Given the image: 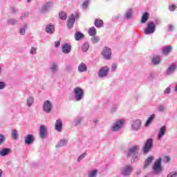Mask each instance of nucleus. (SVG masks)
Returning <instances> with one entry per match:
<instances>
[{
    "label": "nucleus",
    "instance_id": "obj_50",
    "mask_svg": "<svg viewBox=\"0 0 177 177\" xmlns=\"http://www.w3.org/2000/svg\"><path fill=\"white\" fill-rule=\"evenodd\" d=\"M80 122H81V118H77L75 120V125H78V124H80Z\"/></svg>",
    "mask_w": 177,
    "mask_h": 177
},
{
    "label": "nucleus",
    "instance_id": "obj_12",
    "mask_svg": "<svg viewBox=\"0 0 177 177\" xmlns=\"http://www.w3.org/2000/svg\"><path fill=\"white\" fill-rule=\"evenodd\" d=\"M109 73V66H104L100 68L98 75L99 77H107V74Z\"/></svg>",
    "mask_w": 177,
    "mask_h": 177
},
{
    "label": "nucleus",
    "instance_id": "obj_32",
    "mask_svg": "<svg viewBox=\"0 0 177 177\" xmlns=\"http://www.w3.org/2000/svg\"><path fill=\"white\" fill-rule=\"evenodd\" d=\"M171 49H172V47H171L169 46L164 47L162 49V53L164 55H168L169 53V52H171Z\"/></svg>",
    "mask_w": 177,
    "mask_h": 177
},
{
    "label": "nucleus",
    "instance_id": "obj_26",
    "mask_svg": "<svg viewBox=\"0 0 177 177\" xmlns=\"http://www.w3.org/2000/svg\"><path fill=\"white\" fill-rule=\"evenodd\" d=\"M88 35H90V37H95L96 35V28L95 27H91L88 29Z\"/></svg>",
    "mask_w": 177,
    "mask_h": 177
},
{
    "label": "nucleus",
    "instance_id": "obj_35",
    "mask_svg": "<svg viewBox=\"0 0 177 177\" xmlns=\"http://www.w3.org/2000/svg\"><path fill=\"white\" fill-rule=\"evenodd\" d=\"M7 23L11 26H15V24H17V21L15 19H10L8 20Z\"/></svg>",
    "mask_w": 177,
    "mask_h": 177
},
{
    "label": "nucleus",
    "instance_id": "obj_51",
    "mask_svg": "<svg viewBox=\"0 0 177 177\" xmlns=\"http://www.w3.org/2000/svg\"><path fill=\"white\" fill-rule=\"evenodd\" d=\"M176 6H175V5H171V6H170L169 7V10L171 11V12H174V10H175V9H176Z\"/></svg>",
    "mask_w": 177,
    "mask_h": 177
},
{
    "label": "nucleus",
    "instance_id": "obj_6",
    "mask_svg": "<svg viewBox=\"0 0 177 177\" xmlns=\"http://www.w3.org/2000/svg\"><path fill=\"white\" fill-rule=\"evenodd\" d=\"M52 109H53V105H52V102L49 100L45 101L43 104V111H44V113H47V114H49V113H52Z\"/></svg>",
    "mask_w": 177,
    "mask_h": 177
},
{
    "label": "nucleus",
    "instance_id": "obj_33",
    "mask_svg": "<svg viewBox=\"0 0 177 177\" xmlns=\"http://www.w3.org/2000/svg\"><path fill=\"white\" fill-rule=\"evenodd\" d=\"M32 103H34V97L30 96L27 99L28 107H31V106H32Z\"/></svg>",
    "mask_w": 177,
    "mask_h": 177
},
{
    "label": "nucleus",
    "instance_id": "obj_45",
    "mask_svg": "<svg viewBox=\"0 0 177 177\" xmlns=\"http://www.w3.org/2000/svg\"><path fill=\"white\" fill-rule=\"evenodd\" d=\"M158 110L159 111H160L161 113L165 111V106L164 105H160L158 106Z\"/></svg>",
    "mask_w": 177,
    "mask_h": 177
},
{
    "label": "nucleus",
    "instance_id": "obj_48",
    "mask_svg": "<svg viewBox=\"0 0 177 177\" xmlns=\"http://www.w3.org/2000/svg\"><path fill=\"white\" fill-rule=\"evenodd\" d=\"M6 86V84L3 82H0V90L5 89V87Z\"/></svg>",
    "mask_w": 177,
    "mask_h": 177
},
{
    "label": "nucleus",
    "instance_id": "obj_39",
    "mask_svg": "<svg viewBox=\"0 0 177 177\" xmlns=\"http://www.w3.org/2000/svg\"><path fill=\"white\" fill-rule=\"evenodd\" d=\"M82 49L83 52H86L88 49H89V44L88 43H85L83 44Z\"/></svg>",
    "mask_w": 177,
    "mask_h": 177
},
{
    "label": "nucleus",
    "instance_id": "obj_7",
    "mask_svg": "<svg viewBox=\"0 0 177 177\" xmlns=\"http://www.w3.org/2000/svg\"><path fill=\"white\" fill-rule=\"evenodd\" d=\"M53 8V3L52 1H48L42 5L40 12L41 13H46L49 12V10Z\"/></svg>",
    "mask_w": 177,
    "mask_h": 177
},
{
    "label": "nucleus",
    "instance_id": "obj_11",
    "mask_svg": "<svg viewBox=\"0 0 177 177\" xmlns=\"http://www.w3.org/2000/svg\"><path fill=\"white\" fill-rule=\"evenodd\" d=\"M140 125H142V121L140 120H134L131 124V129L133 131H139L140 129Z\"/></svg>",
    "mask_w": 177,
    "mask_h": 177
},
{
    "label": "nucleus",
    "instance_id": "obj_41",
    "mask_svg": "<svg viewBox=\"0 0 177 177\" xmlns=\"http://www.w3.org/2000/svg\"><path fill=\"white\" fill-rule=\"evenodd\" d=\"M18 132L17 131V130L14 129L12 130V136L13 138V139L16 140L17 139V136H18Z\"/></svg>",
    "mask_w": 177,
    "mask_h": 177
},
{
    "label": "nucleus",
    "instance_id": "obj_60",
    "mask_svg": "<svg viewBox=\"0 0 177 177\" xmlns=\"http://www.w3.org/2000/svg\"><path fill=\"white\" fill-rule=\"evenodd\" d=\"M138 174H140V171H138Z\"/></svg>",
    "mask_w": 177,
    "mask_h": 177
},
{
    "label": "nucleus",
    "instance_id": "obj_10",
    "mask_svg": "<svg viewBox=\"0 0 177 177\" xmlns=\"http://www.w3.org/2000/svg\"><path fill=\"white\" fill-rule=\"evenodd\" d=\"M102 55L104 58H105L106 60H109L111 58V49L108 47H104L102 51Z\"/></svg>",
    "mask_w": 177,
    "mask_h": 177
},
{
    "label": "nucleus",
    "instance_id": "obj_2",
    "mask_svg": "<svg viewBox=\"0 0 177 177\" xmlns=\"http://www.w3.org/2000/svg\"><path fill=\"white\" fill-rule=\"evenodd\" d=\"M139 151V146H134L129 150L128 157H132L133 161L139 159V154L138 151Z\"/></svg>",
    "mask_w": 177,
    "mask_h": 177
},
{
    "label": "nucleus",
    "instance_id": "obj_34",
    "mask_svg": "<svg viewBox=\"0 0 177 177\" xmlns=\"http://www.w3.org/2000/svg\"><path fill=\"white\" fill-rule=\"evenodd\" d=\"M67 145V140H62L58 145H56V147H62Z\"/></svg>",
    "mask_w": 177,
    "mask_h": 177
},
{
    "label": "nucleus",
    "instance_id": "obj_55",
    "mask_svg": "<svg viewBox=\"0 0 177 177\" xmlns=\"http://www.w3.org/2000/svg\"><path fill=\"white\" fill-rule=\"evenodd\" d=\"M10 10H11L12 13H16L17 12V10H16V8L15 7H11Z\"/></svg>",
    "mask_w": 177,
    "mask_h": 177
},
{
    "label": "nucleus",
    "instance_id": "obj_36",
    "mask_svg": "<svg viewBox=\"0 0 177 177\" xmlns=\"http://www.w3.org/2000/svg\"><path fill=\"white\" fill-rule=\"evenodd\" d=\"M93 37L91 38L92 44H97L99 41H100V38L99 36H93Z\"/></svg>",
    "mask_w": 177,
    "mask_h": 177
},
{
    "label": "nucleus",
    "instance_id": "obj_3",
    "mask_svg": "<svg viewBox=\"0 0 177 177\" xmlns=\"http://www.w3.org/2000/svg\"><path fill=\"white\" fill-rule=\"evenodd\" d=\"M145 35H149V34H154L156 32V24L153 21H150L147 23V27L144 30Z\"/></svg>",
    "mask_w": 177,
    "mask_h": 177
},
{
    "label": "nucleus",
    "instance_id": "obj_31",
    "mask_svg": "<svg viewBox=\"0 0 177 177\" xmlns=\"http://www.w3.org/2000/svg\"><path fill=\"white\" fill-rule=\"evenodd\" d=\"M75 38L76 41H80L82 38H84V35L81 32H76L75 34Z\"/></svg>",
    "mask_w": 177,
    "mask_h": 177
},
{
    "label": "nucleus",
    "instance_id": "obj_15",
    "mask_svg": "<svg viewBox=\"0 0 177 177\" xmlns=\"http://www.w3.org/2000/svg\"><path fill=\"white\" fill-rule=\"evenodd\" d=\"M62 128H63V123L62 122V120L58 119L56 120L55 122V129L58 132H62Z\"/></svg>",
    "mask_w": 177,
    "mask_h": 177
},
{
    "label": "nucleus",
    "instance_id": "obj_30",
    "mask_svg": "<svg viewBox=\"0 0 177 177\" xmlns=\"http://www.w3.org/2000/svg\"><path fill=\"white\" fill-rule=\"evenodd\" d=\"M160 62H161V58H160V57L158 56L153 57L152 59L153 64H155V65L160 64Z\"/></svg>",
    "mask_w": 177,
    "mask_h": 177
},
{
    "label": "nucleus",
    "instance_id": "obj_53",
    "mask_svg": "<svg viewBox=\"0 0 177 177\" xmlns=\"http://www.w3.org/2000/svg\"><path fill=\"white\" fill-rule=\"evenodd\" d=\"M28 16V12H25L21 15V19H24V17H27Z\"/></svg>",
    "mask_w": 177,
    "mask_h": 177
},
{
    "label": "nucleus",
    "instance_id": "obj_24",
    "mask_svg": "<svg viewBox=\"0 0 177 177\" xmlns=\"http://www.w3.org/2000/svg\"><path fill=\"white\" fill-rule=\"evenodd\" d=\"M150 17V15H149L148 12H145L141 18V23L143 24L145 23H146V21H147V20H149V17Z\"/></svg>",
    "mask_w": 177,
    "mask_h": 177
},
{
    "label": "nucleus",
    "instance_id": "obj_54",
    "mask_svg": "<svg viewBox=\"0 0 177 177\" xmlns=\"http://www.w3.org/2000/svg\"><path fill=\"white\" fill-rule=\"evenodd\" d=\"M165 93H171V88L167 87V88L165 90Z\"/></svg>",
    "mask_w": 177,
    "mask_h": 177
},
{
    "label": "nucleus",
    "instance_id": "obj_21",
    "mask_svg": "<svg viewBox=\"0 0 177 177\" xmlns=\"http://www.w3.org/2000/svg\"><path fill=\"white\" fill-rule=\"evenodd\" d=\"M62 52L66 54L70 53V52H71V46L68 44H64L62 46Z\"/></svg>",
    "mask_w": 177,
    "mask_h": 177
},
{
    "label": "nucleus",
    "instance_id": "obj_4",
    "mask_svg": "<svg viewBox=\"0 0 177 177\" xmlns=\"http://www.w3.org/2000/svg\"><path fill=\"white\" fill-rule=\"evenodd\" d=\"M162 161V159L159 158L156 160L155 163L153 166V173L156 175H160L161 172H162V167L161 166V162Z\"/></svg>",
    "mask_w": 177,
    "mask_h": 177
},
{
    "label": "nucleus",
    "instance_id": "obj_58",
    "mask_svg": "<svg viewBox=\"0 0 177 177\" xmlns=\"http://www.w3.org/2000/svg\"><path fill=\"white\" fill-rule=\"evenodd\" d=\"M0 177H2V170L0 169Z\"/></svg>",
    "mask_w": 177,
    "mask_h": 177
},
{
    "label": "nucleus",
    "instance_id": "obj_17",
    "mask_svg": "<svg viewBox=\"0 0 177 177\" xmlns=\"http://www.w3.org/2000/svg\"><path fill=\"white\" fill-rule=\"evenodd\" d=\"M50 70L53 73H57V71H59V65H57V64L55 62H53L50 65Z\"/></svg>",
    "mask_w": 177,
    "mask_h": 177
},
{
    "label": "nucleus",
    "instance_id": "obj_44",
    "mask_svg": "<svg viewBox=\"0 0 177 177\" xmlns=\"http://www.w3.org/2000/svg\"><path fill=\"white\" fill-rule=\"evenodd\" d=\"M167 177H177V172L171 171L167 175Z\"/></svg>",
    "mask_w": 177,
    "mask_h": 177
},
{
    "label": "nucleus",
    "instance_id": "obj_56",
    "mask_svg": "<svg viewBox=\"0 0 177 177\" xmlns=\"http://www.w3.org/2000/svg\"><path fill=\"white\" fill-rule=\"evenodd\" d=\"M55 48H59V46H60V41H55Z\"/></svg>",
    "mask_w": 177,
    "mask_h": 177
},
{
    "label": "nucleus",
    "instance_id": "obj_13",
    "mask_svg": "<svg viewBox=\"0 0 177 177\" xmlns=\"http://www.w3.org/2000/svg\"><path fill=\"white\" fill-rule=\"evenodd\" d=\"M75 23V15L72 14L68 19L67 27L68 28H73L74 24Z\"/></svg>",
    "mask_w": 177,
    "mask_h": 177
},
{
    "label": "nucleus",
    "instance_id": "obj_19",
    "mask_svg": "<svg viewBox=\"0 0 177 177\" xmlns=\"http://www.w3.org/2000/svg\"><path fill=\"white\" fill-rule=\"evenodd\" d=\"M46 32H48V34H53L55 32V26L52 24H48L46 27Z\"/></svg>",
    "mask_w": 177,
    "mask_h": 177
},
{
    "label": "nucleus",
    "instance_id": "obj_8",
    "mask_svg": "<svg viewBox=\"0 0 177 177\" xmlns=\"http://www.w3.org/2000/svg\"><path fill=\"white\" fill-rule=\"evenodd\" d=\"M151 149H153V139L149 138L147 140L145 146L143 147V153H149Z\"/></svg>",
    "mask_w": 177,
    "mask_h": 177
},
{
    "label": "nucleus",
    "instance_id": "obj_9",
    "mask_svg": "<svg viewBox=\"0 0 177 177\" xmlns=\"http://www.w3.org/2000/svg\"><path fill=\"white\" fill-rule=\"evenodd\" d=\"M131 172H132V166L131 165L122 167L120 171V174L121 175H123V176H129V175H131Z\"/></svg>",
    "mask_w": 177,
    "mask_h": 177
},
{
    "label": "nucleus",
    "instance_id": "obj_42",
    "mask_svg": "<svg viewBox=\"0 0 177 177\" xmlns=\"http://www.w3.org/2000/svg\"><path fill=\"white\" fill-rule=\"evenodd\" d=\"M86 156V153H83L82 155H80L77 158V162H80L83 158H85Z\"/></svg>",
    "mask_w": 177,
    "mask_h": 177
},
{
    "label": "nucleus",
    "instance_id": "obj_59",
    "mask_svg": "<svg viewBox=\"0 0 177 177\" xmlns=\"http://www.w3.org/2000/svg\"><path fill=\"white\" fill-rule=\"evenodd\" d=\"M27 2H31V0H27Z\"/></svg>",
    "mask_w": 177,
    "mask_h": 177
},
{
    "label": "nucleus",
    "instance_id": "obj_37",
    "mask_svg": "<svg viewBox=\"0 0 177 177\" xmlns=\"http://www.w3.org/2000/svg\"><path fill=\"white\" fill-rule=\"evenodd\" d=\"M59 18L61 20H66V19H67V14H66L64 12H61L59 13Z\"/></svg>",
    "mask_w": 177,
    "mask_h": 177
},
{
    "label": "nucleus",
    "instance_id": "obj_18",
    "mask_svg": "<svg viewBox=\"0 0 177 177\" xmlns=\"http://www.w3.org/2000/svg\"><path fill=\"white\" fill-rule=\"evenodd\" d=\"M40 138L41 139H44V138H46V127L45 126H41L40 127Z\"/></svg>",
    "mask_w": 177,
    "mask_h": 177
},
{
    "label": "nucleus",
    "instance_id": "obj_38",
    "mask_svg": "<svg viewBox=\"0 0 177 177\" xmlns=\"http://www.w3.org/2000/svg\"><path fill=\"white\" fill-rule=\"evenodd\" d=\"M27 27V24H25L23 28H21L19 30V34L21 35H24L26 34V28Z\"/></svg>",
    "mask_w": 177,
    "mask_h": 177
},
{
    "label": "nucleus",
    "instance_id": "obj_16",
    "mask_svg": "<svg viewBox=\"0 0 177 177\" xmlns=\"http://www.w3.org/2000/svg\"><path fill=\"white\" fill-rule=\"evenodd\" d=\"M79 73H85V71H87L88 70V66H86V64L82 62L77 68Z\"/></svg>",
    "mask_w": 177,
    "mask_h": 177
},
{
    "label": "nucleus",
    "instance_id": "obj_5",
    "mask_svg": "<svg viewBox=\"0 0 177 177\" xmlns=\"http://www.w3.org/2000/svg\"><path fill=\"white\" fill-rule=\"evenodd\" d=\"M125 121L123 119L115 121L111 128L112 132H117L124 127Z\"/></svg>",
    "mask_w": 177,
    "mask_h": 177
},
{
    "label": "nucleus",
    "instance_id": "obj_29",
    "mask_svg": "<svg viewBox=\"0 0 177 177\" xmlns=\"http://www.w3.org/2000/svg\"><path fill=\"white\" fill-rule=\"evenodd\" d=\"M132 15H133V10L130 8L126 12V18L129 20V19H131Z\"/></svg>",
    "mask_w": 177,
    "mask_h": 177
},
{
    "label": "nucleus",
    "instance_id": "obj_27",
    "mask_svg": "<svg viewBox=\"0 0 177 177\" xmlns=\"http://www.w3.org/2000/svg\"><path fill=\"white\" fill-rule=\"evenodd\" d=\"M154 117H156L155 114H152L149 116V119L147 120L145 123V127H149L151 122H153V120H154Z\"/></svg>",
    "mask_w": 177,
    "mask_h": 177
},
{
    "label": "nucleus",
    "instance_id": "obj_61",
    "mask_svg": "<svg viewBox=\"0 0 177 177\" xmlns=\"http://www.w3.org/2000/svg\"><path fill=\"white\" fill-rule=\"evenodd\" d=\"M0 72H1V68H0Z\"/></svg>",
    "mask_w": 177,
    "mask_h": 177
},
{
    "label": "nucleus",
    "instance_id": "obj_25",
    "mask_svg": "<svg viewBox=\"0 0 177 177\" xmlns=\"http://www.w3.org/2000/svg\"><path fill=\"white\" fill-rule=\"evenodd\" d=\"M95 26L97 28H100L103 26V20L100 19H97L95 20Z\"/></svg>",
    "mask_w": 177,
    "mask_h": 177
},
{
    "label": "nucleus",
    "instance_id": "obj_14",
    "mask_svg": "<svg viewBox=\"0 0 177 177\" xmlns=\"http://www.w3.org/2000/svg\"><path fill=\"white\" fill-rule=\"evenodd\" d=\"M34 140H35V138H34V136L31 135V134H28L26 137H25V143L26 145H32V143H34Z\"/></svg>",
    "mask_w": 177,
    "mask_h": 177
},
{
    "label": "nucleus",
    "instance_id": "obj_47",
    "mask_svg": "<svg viewBox=\"0 0 177 177\" xmlns=\"http://www.w3.org/2000/svg\"><path fill=\"white\" fill-rule=\"evenodd\" d=\"M162 160L164 162H169L171 158L169 156H164Z\"/></svg>",
    "mask_w": 177,
    "mask_h": 177
},
{
    "label": "nucleus",
    "instance_id": "obj_1",
    "mask_svg": "<svg viewBox=\"0 0 177 177\" xmlns=\"http://www.w3.org/2000/svg\"><path fill=\"white\" fill-rule=\"evenodd\" d=\"M74 99L76 102H80L84 99V90L80 87L73 89Z\"/></svg>",
    "mask_w": 177,
    "mask_h": 177
},
{
    "label": "nucleus",
    "instance_id": "obj_52",
    "mask_svg": "<svg viewBox=\"0 0 177 177\" xmlns=\"http://www.w3.org/2000/svg\"><path fill=\"white\" fill-rule=\"evenodd\" d=\"M111 68H112V71H115V70H117V64H113Z\"/></svg>",
    "mask_w": 177,
    "mask_h": 177
},
{
    "label": "nucleus",
    "instance_id": "obj_20",
    "mask_svg": "<svg viewBox=\"0 0 177 177\" xmlns=\"http://www.w3.org/2000/svg\"><path fill=\"white\" fill-rule=\"evenodd\" d=\"M166 129L165 126H163L159 131L158 135V140H161L162 136L165 135Z\"/></svg>",
    "mask_w": 177,
    "mask_h": 177
},
{
    "label": "nucleus",
    "instance_id": "obj_49",
    "mask_svg": "<svg viewBox=\"0 0 177 177\" xmlns=\"http://www.w3.org/2000/svg\"><path fill=\"white\" fill-rule=\"evenodd\" d=\"M3 142H5V137L3 135L0 134V145H2Z\"/></svg>",
    "mask_w": 177,
    "mask_h": 177
},
{
    "label": "nucleus",
    "instance_id": "obj_28",
    "mask_svg": "<svg viewBox=\"0 0 177 177\" xmlns=\"http://www.w3.org/2000/svg\"><path fill=\"white\" fill-rule=\"evenodd\" d=\"M153 160H154V156H149L145 162L144 168H147V167L151 164Z\"/></svg>",
    "mask_w": 177,
    "mask_h": 177
},
{
    "label": "nucleus",
    "instance_id": "obj_57",
    "mask_svg": "<svg viewBox=\"0 0 177 177\" xmlns=\"http://www.w3.org/2000/svg\"><path fill=\"white\" fill-rule=\"evenodd\" d=\"M168 28L169 31H172V30H174V26L172 25H169L168 26Z\"/></svg>",
    "mask_w": 177,
    "mask_h": 177
},
{
    "label": "nucleus",
    "instance_id": "obj_46",
    "mask_svg": "<svg viewBox=\"0 0 177 177\" xmlns=\"http://www.w3.org/2000/svg\"><path fill=\"white\" fill-rule=\"evenodd\" d=\"M88 3H89V0H86V1L83 3V4H82V8H88Z\"/></svg>",
    "mask_w": 177,
    "mask_h": 177
},
{
    "label": "nucleus",
    "instance_id": "obj_23",
    "mask_svg": "<svg viewBox=\"0 0 177 177\" xmlns=\"http://www.w3.org/2000/svg\"><path fill=\"white\" fill-rule=\"evenodd\" d=\"M10 153V149L9 148H4L0 150V156L1 157H5V156H8Z\"/></svg>",
    "mask_w": 177,
    "mask_h": 177
},
{
    "label": "nucleus",
    "instance_id": "obj_40",
    "mask_svg": "<svg viewBox=\"0 0 177 177\" xmlns=\"http://www.w3.org/2000/svg\"><path fill=\"white\" fill-rule=\"evenodd\" d=\"M97 175V170H93L89 173L88 177H96Z\"/></svg>",
    "mask_w": 177,
    "mask_h": 177
},
{
    "label": "nucleus",
    "instance_id": "obj_22",
    "mask_svg": "<svg viewBox=\"0 0 177 177\" xmlns=\"http://www.w3.org/2000/svg\"><path fill=\"white\" fill-rule=\"evenodd\" d=\"M176 69V65L175 64H171L167 69L168 75H171V74H174L175 73V70Z\"/></svg>",
    "mask_w": 177,
    "mask_h": 177
},
{
    "label": "nucleus",
    "instance_id": "obj_43",
    "mask_svg": "<svg viewBox=\"0 0 177 177\" xmlns=\"http://www.w3.org/2000/svg\"><path fill=\"white\" fill-rule=\"evenodd\" d=\"M37 49L36 47H32L30 51V55H35V53H37Z\"/></svg>",
    "mask_w": 177,
    "mask_h": 177
}]
</instances>
